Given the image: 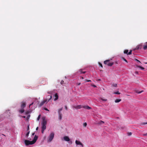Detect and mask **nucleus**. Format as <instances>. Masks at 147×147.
Instances as JSON below:
<instances>
[{"label": "nucleus", "instance_id": "nucleus-1", "mask_svg": "<svg viewBox=\"0 0 147 147\" xmlns=\"http://www.w3.org/2000/svg\"><path fill=\"white\" fill-rule=\"evenodd\" d=\"M38 138V137L36 135H35L32 141H30L29 140H26L24 141V143L26 146L33 144L36 142Z\"/></svg>", "mask_w": 147, "mask_h": 147}, {"label": "nucleus", "instance_id": "nucleus-2", "mask_svg": "<svg viewBox=\"0 0 147 147\" xmlns=\"http://www.w3.org/2000/svg\"><path fill=\"white\" fill-rule=\"evenodd\" d=\"M42 127H41V131L42 133L43 134L44 133V130L46 129V125L47 124V121L45 119V117H42Z\"/></svg>", "mask_w": 147, "mask_h": 147}, {"label": "nucleus", "instance_id": "nucleus-3", "mask_svg": "<svg viewBox=\"0 0 147 147\" xmlns=\"http://www.w3.org/2000/svg\"><path fill=\"white\" fill-rule=\"evenodd\" d=\"M54 133L52 132L51 133L49 136L48 137V142H51L53 139L54 137Z\"/></svg>", "mask_w": 147, "mask_h": 147}, {"label": "nucleus", "instance_id": "nucleus-4", "mask_svg": "<svg viewBox=\"0 0 147 147\" xmlns=\"http://www.w3.org/2000/svg\"><path fill=\"white\" fill-rule=\"evenodd\" d=\"M50 98L49 99V100H47V99H46V100H43L42 101L41 103H40V105H39V106L40 107H41L42 106L45 102H46V103H47V102L49 101L52 98V96H50Z\"/></svg>", "mask_w": 147, "mask_h": 147}, {"label": "nucleus", "instance_id": "nucleus-5", "mask_svg": "<svg viewBox=\"0 0 147 147\" xmlns=\"http://www.w3.org/2000/svg\"><path fill=\"white\" fill-rule=\"evenodd\" d=\"M104 63L105 64H107L109 66H112L113 64V62H109V60H106L104 61Z\"/></svg>", "mask_w": 147, "mask_h": 147}, {"label": "nucleus", "instance_id": "nucleus-6", "mask_svg": "<svg viewBox=\"0 0 147 147\" xmlns=\"http://www.w3.org/2000/svg\"><path fill=\"white\" fill-rule=\"evenodd\" d=\"M63 139L64 140L66 141L69 142V143L71 144H72V141H70V139L69 137L67 136H64L63 137Z\"/></svg>", "mask_w": 147, "mask_h": 147}, {"label": "nucleus", "instance_id": "nucleus-7", "mask_svg": "<svg viewBox=\"0 0 147 147\" xmlns=\"http://www.w3.org/2000/svg\"><path fill=\"white\" fill-rule=\"evenodd\" d=\"M76 144L77 145H80L82 147L83 146V145L80 141L76 140L75 141Z\"/></svg>", "mask_w": 147, "mask_h": 147}, {"label": "nucleus", "instance_id": "nucleus-8", "mask_svg": "<svg viewBox=\"0 0 147 147\" xmlns=\"http://www.w3.org/2000/svg\"><path fill=\"white\" fill-rule=\"evenodd\" d=\"M142 46L141 45H138L136 48L135 49L136 50L140 49L142 48Z\"/></svg>", "mask_w": 147, "mask_h": 147}, {"label": "nucleus", "instance_id": "nucleus-9", "mask_svg": "<svg viewBox=\"0 0 147 147\" xmlns=\"http://www.w3.org/2000/svg\"><path fill=\"white\" fill-rule=\"evenodd\" d=\"M54 100L55 101L58 99V94L57 93H56L55 94V96H54Z\"/></svg>", "mask_w": 147, "mask_h": 147}, {"label": "nucleus", "instance_id": "nucleus-10", "mask_svg": "<svg viewBox=\"0 0 147 147\" xmlns=\"http://www.w3.org/2000/svg\"><path fill=\"white\" fill-rule=\"evenodd\" d=\"M82 107H83V108H84L85 109H88V110L91 109V108L90 107H89L88 106H84Z\"/></svg>", "mask_w": 147, "mask_h": 147}, {"label": "nucleus", "instance_id": "nucleus-11", "mask_svg": "<svg viewBox=\"0 0 147 147\" xmlns=\"http://www.w3.org/2000/svg\"><path fill=\"white\" fill-rule=\"evenodd\" d=\"M82 107L81 105H78L77 106L74 107V108L76 109H80Z\"/></svg>", "mask_w": 147, "mask_h": 147}, {"label": "nucleus", "instance_id": "nucleus-12", "mask_svg": "<svg viewBox=\"0 0 147 147\" xmlns=\"http://www.w3.org/2000/svg\"><path fill=\"white\" fill-rule=\"evenodd\" d=\"M26 104L24 102H23L21 106V109H24V108L25 107Z\"/></svg>", "mask_w": 147, "mask_h": 147}, {"label": "nucleus", "instance_id": "nucleus-13", "mask_svg": "<svg viewBox=\"0 0 147 147\" xmlns=\"http://www.w3.org/2000/svg\"><path fill=\"white\" fill-rule=\"evenodd\" d=\"M82 69H80L79 70V71L80 72V74H84L85 73V71H82Z\"/></svg>", "mask_w": 147, "mask_h": 147}, {"label": "nucleus", "instance_id": "nucleus-14", "mask_svg": "<svg viewBox=\"0 0 147 147\" xmlns=\"http://www.w3.org/2000/svg\"><path fill=\"white\" fill-rule=\"evenodd\" d=\"M121 100V99H117L115 100V103L119 102Z\"/></svg>", "mask_w": 147, "mask_h": 147}, {"label": "nucleus", "instance_id": "nucleus-15", "mask_svg": "<svg viewBox=\"0 0 147 147\" xmlns=\"http://www.w3.org/2000/svg\"><path fill=\"white\" fill-rule=\"evenodd\" d=\"M137 67H138L140 68L142 70H144V68L139 65H137Z\"/></svg>", "mask_w": 147, "mask_h": 147}, {"label": "nucleus", "instance_id": "nucleus-16", "mask_svg": "<svg viewBox=\"0 0 147 147\" xmlns=\"http://www.w3.org/2000/svg\"><path fill=\"white\" fill-rule=\"evenodd\" d=\"M19 112L21 113H23L24 112V110L23 109H22L20 110L19 111Z\"/></svg>", "mask_w": 147, "mask_h": 147}, {"label": "nucleus", "instance_id": "nucleus-17", "mask_svg": "<svg viewBox=\"0 0 147 147\" xmlns=\"http://www.w3.org/2000/svg\"><path fill=\"white\" fill-rule=\"evenodd\" d=\"M128 50H126L124 51V53L125 54H127H127L128 53Z\"/></svg>", "mask_w": 147, "mask_h": 147}, {"label": "nucleus", "instance_id": "nucleus-18", "mask_svg": "<svg viewBox=\"0 0 147 147\" xmlns=\"http://www.w3.org/2000/svg\"><path fill=\"white\" fill-rule=\"evenodd\" d=\"M59 119L60 120H61L62 119L61 115V113L59 114Z\"/></svg>", "mask_w": 147, "mask_h": 147}, {"label": "nucleus", "instance_id": "nucleus-19", "mask_svg": "<svg viewBox=\"0 0 147 147\" xmlns=\"http://www.w3.org/2000/svg\"><path fill=\"white\" fill-rule=\"evenodd\" d=\"M143 49L144 50H146L147 49V45L146 44V45L144 46Z\"/></svg>", "mask_w": 147, "mask_h": 147}, {"label": "nucleus", "instance_id": "nucleus-20", "mask_svg": "<svg viewBox=\"0 0 147 147\" xmlns=\"http://www.w3.org/2000/svg\"><path fill=\"white\" fill-rule=\"evenodd\" d=\"M62 110V108H61L59 109L58 110V114H59V113H61V112Z\"/></svg>", "mask_w": 147, "mask_h": 147}, {"label": "nucleus", "instance_id": "nucleus-21", "mask_svg": "<svg viewBox=\"0 0 147 147\" xmlns=\"http://www.w3.org/2000/svg\"><path fill=\"white\" fill-rule=\"evenodd\" d=\"M104 123V122L103 121H100L99 123H98L99 124H102V123Z\"/></svg>", "mask_w": 147, "mask_h": 147}, {"label": "nucleus", "instance_id": "nucleus-22", "mask_svg": "<svg viewBox=\"0 0 147 147\" xmlns=\"http://www.w3.org/2000/svg\"><path fill=\"white\" fill-rule=\"evenodd\" d=\"M115 94H120V93L119 92V91L116 92H115L114 93Z\"/></svg>", "mask_w": 147, "mask_h": 147}, {"label": "nucleus", "instance_id": "nucleus-23", "mask_svg": "<svg viewBox=\"0 0 147 147\" xmlns=\"http://www.w3.org/2000/svg\"><path fill=\"white\" fill-rule=\"evenodd\" d=\"M40 116H41V115H39L38 116V118H37V120L38 121H39L40 119Z\"/></svg>", "mask_w": 147, "mask_h": 147}, {"label": "nucleus", "instance_id": "nucleus-24", "mask_svg": "<svg viewBox=\"0 0 147 147\" xmlns=\"http://www.w3.org/2000/svg\"><path fill=\"white\" fill-rule=\"evenodd\" d=\"M132 52V50H130L129 52H128V53L127 54V55H129L131 54Z\"/></svg>", "mask_w": 147, "mask_h": 147}, {"label": "nucleus", "instance_id": "nucleus-25", "mask_svg": "<svg viewBox=\"0 0 147 147\" xmlns=\"http://www.w3.org/2000/svg\"><path fill=\"white\" fill-rule=\"evenodd\" d=\"M101 99L103 101H107V99H103L102 98H101Z\"/></svg>", "mask_w": 147, "mask_h": 147}, {"label": "nucleus", "instance_id": "nucleus-26", "mask_svg": "<svg viewBox=\"0 0 147 147\" xmlns=\"http://www.w3.org/2000/svg\"><path fill=\"white\" fill-rule=\"evenodd\" d=\"M112 86H114V87H116L117 86V84H113L112 85Z\"/></svg>", "mask_w": 147, "mask_h": 147}, {"label": "nucleus", "instance_id": "nucleus-27", "mask_svg": "<svg viewBox=\"0 0 147 147\" xmlns=\"http://www.w3.org/2000/svg\"><path fill=\"white\" fill-rule=\"evenodd\" d=\"M128 135L129 136H131L132 134V133L131 132H129L128 133Z\"/></svg>", "mask_w": 147, "mask_h": 147}, {"label": "nucleus", "instance_id": "nucleus-28", "mask_svg": "<svg viewBox=\"0 0 147 147\" xmlns=\"http://www.w3.org/2000/svg\"><path fill=\"white\" fill-rule=\"evenodd\" d=\"M136 61H137L138 63H141V62L139 60L137 59H136Z\"/></svg>", "mask_w": 147, "mask_h": 147}, {"label": "nucleus", "instance_id": "nucleus-29", "mask_svg": "<svg viewBox=\"0 0 147 147\" xmlns=\"http://www.w3.org/2000/svg\"><path fill=\"white\" fill-rule=\"evenodd\" d=\"M30 133V131H28L26 135V136H28Z\"/></svg>", "mask_w": 147, "mask_h": 147}, {"label": "nucleus", "instance_id": "nucleus-30", "mask_svg": "<svg viewBox=\"0 0 147 147\" xmlns=\"http://www.w3.org/2000/svg\"><path fill=\"white\" fill-rule=\"evenodd\" d=\"M99 65L102 67V64L100 63H99Z\"/></svg>", "mask_w": 147, "mask_h": 147}, {"label": "nucleus", "instance_id": "nucleus-31", "mask_svg": "<svg viewBox=\"0 0 147 147\" xmlns=\"http://www.w3.org/2000/svg\"><path fill=\"white\" fill-rule=\"evenodd\" d=\"M87 125V123H84V125L85 126V127H86V126Z\"/></svg>", "mask_w": 147, "mask_h": 147}, {"label": "nucleus", "instance_id": "nucleus-32", "mask_svg": "<svg viewBox=\"0 0 147 147\" xmlns=\"http://www.w3.org/2000/svg\"><path fill=\"white\" fill-rule=\"evenodd\" d=\"M143 136H147V133H146V134H143Z\"/></svg>", "mask_w": 147, "mask_h": 147}, {"label": "nucleus", "instance_id": "nucleus-33", "mask_svg": "<svg viewBox=\"0 0 147 147\" xmlns=\"http://www.w3.org/2000/svg\"><path fill=\"white\" fill-rule=\"evenodd\" d=\"M29 129V125H28L27 127V130H28Z\"/></svg>", "mask_w": 147, "mask_h": 147}, {"label": "nucleus", "instance_id": "nucleus-34", "mask_svg": "<svg viewBox=\"0 0 147 147\" xmlns=\"http://www.w3.org/2000/svg\"><path fill=\"white\" fill-rule=\"evenodd\" d=\"M63 82H64L63 81H61V84H63Z\"/></svg>", "mask_w": 147, "mask_h": 147}, {"label": "nucleus", "instance_id": "nucleus-35", "mask_svg": "<svg viewBox=\"0 0 147 147\" xmlns=\"http://www.w3.org/2000/svg\"><path fill=\"white\" fill-rule=\"evenodd\" d=\"M30 117V115H28L27 117V119H29V118Z\"/></svg>", "mask_w": 147, "mask_h": 147}, {"label": "nucleus", "instance_id": "nucleus-36", "mask_svg": "<svg viewBox=\"0 0 147 147\" xmlns=\"http://www.w3.org/2000/svg\"><path fill=\"white\" fill-rule=\"evenodd\" d=\"M86 82H91V80H88L86 81Z\"/></svg>", "mask_w": 147, "mask_h": 147}, {"label": "nucleus", "instance_id": "nucleus-37", "mask_svg": "<svg viewBox=\"0 0 147 147\" xmlns=\"http://www.w3.org/2000/svg\"><path fill=\"white\" fill-rule=\"evenodd\" d=\"M33 104V102H32L31 104H30L29 105V107H30Z\"/></svg>", "mask_w": 147, "mask_h": 147}, {"label": "nucleus", "instance_id": "nucleus-38", "mask_svg": "<svg viewBox=\"0 0 147 147\" xmlns=\"http://www.w3.org/2000/svg\"><path fill=\"white\" fill-rule=\"evenodd\" d=\"M124 60L126 62H127V60L125 59H124Z\"/></svg>", "mask_w": 147, "mask_h": 147}, {"label": "nucleus", "instance_id": "nucleus-39", "mask_svg": "<svg viewBox=\"0 0 147 147\" xmlns=\"http://www.w3.org/2000/svg\"><path fill=\"white\" fill-rule=\"evenodd\" d=\"M65 109L66 110H67V106H65Z\"/></svg>", "mask_w": 147, "mask_h": 147}, {"label": "nucleus", "instance_id": "nucleus-40", "mask_svg": "<svg viewBox=\"0 0 147 147\" xmlns=\"http://www.w3.org/2000/svg\"><path fill=\"white\" fill-rule=\"evenodd\" d=\"M45 110L47 111H49V110L47 109L46 108H45Z\"/></svg>", "mask_w": 147, "mask_h": 147}, {"label": "nucleus", "instance_id": "nucleus-41", "mask_svg": "<svg viewBox=\"0 0 147 147\" xmlns=\"http://www.w3.org/2000/svg\"><path fill=\"white\" fill-rule=\"evenodd\" d=\"M92 86L94 87H96V85H93Z\"/></svg>", "mask_w": 147, "mask_h": 147}, {"label": "nucleus", "instance_id": "nucleus-42", "mask_svg": "<svg viewBox=\"0 0 147 147\" xmlns=\"http://www.w3.org/2000/svg\"><path fill=\"white\" fill-rule=\"evenodd\" d=\"M145 123H142V124H143V125L146 124H145Z\"/></svg>", "mask_w": 147, "mask_h": 147}, {"label": "nucleus", "instance_id": "nucleus-43", "mask_svg": "<svg viewBox=\"0 0 147 147\" xmlns=\"http://www.w3.org/2000/svg\"><path fill=\"white\" fill-rule=\"evenodd\" d=\"M38 127H37L36 128V130H38Z\"/></svg>", "mask_w": 147, "mask_h": 147}, {"label": "nucleus", "instance_id": "nucleus-44", "mask_svg": "<svg viewBox=\"0 0 147 147\" xmlns=\"http://www.w3.org/2000/svg\"><path fill=\"white\" fill-rule=\"evenodd\" d=\"M142 91H140V92H138V93H139V94H140V93H142Z\"/></svg>", "mask_w": 147, "mask_h": 147}, {"label": "nucleus", "instance_id": "nucleus-45", "mask_svg": "<svg viewBox=\"0 0 147 147\" xmlns=\"http://www.w3.org/2000/svg\"><path fill=\"white\" fill-rule=\"evenodd\" d=\"M23 117L25 118H26V116H24Z\"/></svg>", "mask_w": 147, "mask_h": 147}, {"label": "nucleus", "instance_id": "nucleus-46", "mask_svg": "<svg viewBox=\"0 0 147 147\" xmlns=\"http://www.w3.org/2000/svg\"><path fill=\"white\" fill-rule=\"evenodd\" d=\"M81 84V83H80L78 84V85H80V84Z\"/></svg>", "mask_w": 147, "mask_h": 147}, {"label": "nucleus", "instance_id": "nucleus-47", "mask_svg": "<svg viewBox=\"0 0 147 147\" xmlns=\"http://www.w3.org/2000/svg\"><path fill=\"white\" fill-rule=\"evenodd\" d=\"M81 78H82V79H84V78L83 77H81Z\"/></svg>", "mask_w": 147, "mask_h": 147}, {"label": "nucleus", "instance_id": "nucleus-48", "mask_svg": "<svg viewBox=\"0 0 147 147\" xmlns=\"http://www.w3.org/2000/svg\"><path fill=\"white\" fill-rule=\"evenodd\" d=\"M34 133H33V134H32V136H33V135H34Z\"/></svg>", "mask_w": 147, "mask_h": 147}, {"label": "nucleus", "instance_id": "nucleus-49", "mask_svg": "<svg viewBox=\"0 0 147 147\" xmlns=\"http://www.w3.org/2000/svg\"><path fill=\"white\" fill-rule=\"evenodd\" d=\"M2 135H3V136H5V135H4V134H2Z\"/></svg>", "mask_w": 147, "mask_h": 147}, {"label": "nucleus", "instance_id": "nucleus-50", "mask_svg": "<svg viewBox=\"0 0 147 147\" xmlns=\"http://www.w3.org/2000/svg\"><path fill=\"white\" fill-rule=\"evenodd\" d=\"M2 135H3V136H5V135H4V134H2Z\"/></svg>", "mask_w": 147, "mask_h": 147}, {"label": "nucleus", "instance_id": "nucleus-51", "mask_svg": "<svg viewBox=\"0 0 147 147\" xmlns=\"http://www.w3.org/2000/svg\"><path fill=\"white\" fill-rule=\"evenodd\" d=\"M145 63V64H147V63Z\"/></svg>", "mask_w": 147, "mask_h": 147}, {"label": "nucleus", "instance_id": "nucleus-52", "mask_svg": "<svg viewBox=\"0 0 147 147\" xmlns=\"http://www.w3.org/2000/svg\"><path fill=\"white\" fill-rule=\"evenodd\" d=\"M145 124H147V122Z\"/></svg>", "mask_w": 147, "mask_h": 147}, {"label": "nucleus", "instance_id": "nucleus-53", "mask_svg": "<svg viewBox=\"0 0 147 147\" xmlns=\"http://www.w3.org/2000/svg\"><path fill=\"white\" fill-rule=\"evenodd\" d=\"M146 44H147V42H146Z\"/></svg>", "mask_w": 147, "mask_h": 147}]
</instances>
